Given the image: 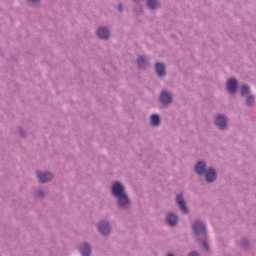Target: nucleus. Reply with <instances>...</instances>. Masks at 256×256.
Wrapping results in <instances>:
<instances>
[{
  "instance_id": "dca6fc26",
  "label": "nucleus",
  "mask_w": 256,
  "mask_h": 256,
  "mask_svg": "<svg viewBox=\"0 0 256 256\" xmlns=\"http://www.w3.org/2000/svg\"><path fill=\"white\" fill-rule=\"evenodd\" d=\"M147 5L149 9H157L159 3L157 2V0H148Z\"/></svg>"
},
{
  "instance_id": "f8f14e48",
  "label": "nucleus",
  "mask_w": 256,
  "mask_h": 256,
  "mask_svg": "<svg viewBox=\"0 0 256 256\" xmlns=\"http://www.w3.org/2000/svg\"><path fill=\"white\" fill-rule=\"evenodd\" d=\"M80 253L82 254V256H89L91 255V246L88 244H82L80 246Z\"/></svg>"
},
{
  "instance_id": "423d86ee",
  "label": "nucleus",
  "mask_w": 256,
  "mask_h": 256,
  "mask_svg": "<svg viewBox=\"0 0 256 256\" xmlns=\"http://www.w3.org/2000/svg\"><path fill=\"white\" fill-rule=\"evenodd\" d=\"M215 125L219 129H225L227 127V118L221 115L216 116Z\"/></svg>"
},
{
  "instance_id": "9b49d317",
  "label": "nucleus",
  "mask_w": 256,
  "mask_h": 256,
  "mask_svg": "<svg viewBox=\"0 0 256 256\" xmlns=\"http://www.w3.org/2000/svg\"><path fill=\"white\" fill-rule=\"evenodd\" d=\"M179 221V218L177 217V215L170 213L167 216V223L173 227L175 225H177V222Z\"/></svg>"
},
{
  "instance_id": "6e6552de",
  "label": "nucleus",
  "mask_w": 256,
  "mask_h": 256,
  "mask_svg": "<svg viewBox=\"0 0 256 256\" xmlns=\"http://www.w3.org/2000/svg\"><path fill=\"white\" fill-rule=\"evenodd\" d=\"M227 91L229 93H235L237 91V80L231 78L227 82Z\"/></svg>"
},
{
  "instance_id": "aec40b11",
  "label": "nucleus",
  "mask_w": 256,
  "mask_h": 256,
  "mask_svg": "<svg viewBox=\"0 0 256 256\" xmlns=\"http://www.w3.org/2000/svg\"><path fill=\"white\" fill-rule=\"evenodd\" d=\"M204 247H205L206 251H209V244L208 243H204Z\"/></svg>"
},
{
  "instance_id": "412c9836",
  "label": "nucleus",
  "mask_w": 256,
  "mask_h": 256,
  "mask_svg": "<svg viewBox=\"0 0 256 256\" xmlns=\"http://www.w3.org/2000/svg\"><path fill=\"white\" fill-rule=\"evenodd\" d=\"M30 3H37L39 0H29Z\"/></svg>"
},
{
  "instance_id": "20e7f679",
  "label": "nucleus",
  "mask_w": 256,
  "mask_h": 256,
  "mask_svg": "<svg viewBox=\"0 0 256 256\" xmlns=\"http://www.w3.org/2000/svg\"><path fill=\"white\" fill-rule=\"evenodd\" d=\"M37 177L40 183H47V181H51V179H53V174L49 172H38Z\"/></svg>"
},
{
  "instance_id": "39448f33",
  "label": "nucleus",
  "mask_w": 256,
  "mask_h": 256,
  "mask_svg": "<svg viewBox=\"0 0 256 256\" xmlns=\"http://www.w3.org/2000/svg\"><path fill=\"white\" fill-rule=\"evenodd\" d=\"M98 231L101 235H109V233H111V227L107 222H100L98 225Z\"/></svg>"
},
{
  "instance_id": "a211bd4d",
  "label": "nucleus",
  "mask_w": 256,
  "mask_h": 256,
  "mask_svg": "<svg viewBox=\"0 0 256 256\" xmlns=\"http://www.w3.org/2000/svg\"><path fill=\"white\" fill-rule=\"evenodd\" d=\"M246 103L247 105H253V103H255V98L253 96H248Z\"/></svg>"
},
{
  "instance_id": "9d476101",
  "label": "nucleus",
  "mask_w": 256,
  "mask_h": 256,
  "mask_svg": "<svg viewBox=\"0 0 256 256\" xmlns=\"http://www.w3.org/2000/svg\"><path fill=\"white\" fill-rule=\"evenodd\" d=\"M160 101L163 105H169V103H171L172 101L171 94L167 92H162L160 94Z\"/></svg>"
},
{
  "instance_id": "6ab92c4d",
  "label": "nucleus",
  "mask_w": 256,
  "mask_h": 256,
  "mask_svg": "<svg viewBox=\"0 0 256 256\" xmlns=\"http://www.w3.org/2000/svg\"><path fill=\"white\" fill-rule=\"evenodd\" d=\"M189 256H199V253H197V252H191V253L189 254Z\"/></svg>"
},
{
  "instance_id": "ddd939ff",
  "label": "nucleus",
  "mask_w": 256,
  "mask_h": 256,
  "mask_svg": "<svg viewBox=\"0 0 256 256\" xmlns=\"http://www.w3.org/2000/svg\"><path fill=\"white\" fill-rule=\"evenodd\" d=\"M155 69H156V73L159 77H163L165 75V64L156 63Z\"/></svg>"
},
{
  "instance_id": "1a4fd4ad",
  "label": "nucleus",
  "mask_w": 256,
  "mask_h": 256,
  "mask_svg": "<svg viewBox=\"0 0 256 256\" xmlns=\"http://www.w3.org/2000/svg\"><path fill=\"white\" fill-rule=\"evenodd\" d=\"M97 35L99 37V39H109V30L105 27H100L97 30Z\"/></svg>"
},
{
  "instance_id": "f3484780",
  "label": "nucleus",
  "mask_w": 256,
  "mask_h": 256,
  "mask_svg": "<svg viewBox=\"0 0 256 256\" xmlns=\"http://www.w3.org/2000/svg\"><path fill=\"white\" fill-rule=\"evenodd\" d=\"M241 95L245 96V95H249V88L247 85H242L241 87Z\"/></svg>"
},
{
  "instance_id": "2eb2a0df",
  "label": "nucleus",
  "mask_w": 256,
  "mask_h": 256,
  "mask_svg": "<svg viewBox=\"0 0 256 256\" xmlns=\"http://www.w3.org/2000/svg\"><path fill=\"white\" fill-rule=\"evenodd\" d=\"M138 67L140 69H145V67H147V58L145 57H140L138 59Z\"/></svg>"
},
{
  "instance_id": "0eeeda50",
  "label": "nucleus",
  "mask_w": 256,
  "mask_h": 256,
  "mask_svg": "<svg viewBox=\"0 0 256 256\" xmlns=\"http://www.w3.org/2000/svg\"><path fill=\"white\" fill-rule=\"evenodd\" d=\"M176 203L179 205L182 213H187V206L185 205V200H183V194H178L176 196Z\"/></svg>"
},
{
  "instance_id": "f03ea898",
  "label": "nucleus",
  "mask_w": 256,
  "mask_h": 256,
  "mask_svg": "<svg viewBox=\"0 0 256 256\" xmlns=\"http://www.w3.org/2000/svg\"><path fill=\"white\" fill-rule=\"evenodd\" d=\"M205 169H206L205 162H198L195 167V171L196 173H198V175H203V173H205L206 181L208 183H213V181L217 179V172L213 168H210L206 171Z\"/></svg>"
},
{
  "instance_id": "4468645a",
  "label": "nucleus",
  "mask_w": 256,
  "mask_h": 256,
  "mask_svg": "<svg viewBox=\"0 0 256 256\" xmlns=\"http://www.w3.org/2000/svg\"><path fill=\"white\" fill-rule=\"evenodd\" d=\"M159 123H161V120L159 118V115L157 114H154L151 116V124L154 126V127H157L159 125Z\"/></svg>"
},
{
  "instance_id": "4be33fe9",
  "label": "nucleus",
  "mask_w": 256,
  "mask_h": 256,
  "mask_svg": "<svg viewBox=\"0 0 256 256\" xmlns=\"http://www.w3.org/2000/svg\"><path fill=\"white\" fill-rule=\"evenodd\" d=\"M118 9L119 11H123V7L121 5H119Z\"/></svg>"
},
{
  "instance_id": "5701e85b",
  "label": "nucleus",
  "mask_w": 256,
  "mask_h": 256,
  "mask_svg": "<svg viewBox=\"0 0 256 256\" xmlns=\"http://www.w3.org/2000/svg\"><path fill=\"white\" fill-rule=\"evenodd\" d=\"M133 1H137V0H133Z\"/></svg>"
},
{
  "instance_id": "7ed1b4c3",
  "label": "nucleus",
  "mask_w": 256,
  "mask_h": 256,
  "mask_svg": "<svg viewBox=\"0 0 256 256\" xmlns=\"http://www.w3.org/2000/svg\"><path fill=\"white\" fill-rule=\"evenodd\" d=\"M193 230L196 235H202V237H206L207 230H205V225L201 222H195L193 224Z\"/></svg>"
},
{
  "instance_id": "f257e3e1",
  "label": "nucleus",
  "mask_w": 256,
  "mask_h": 256,
  "mask_svg": "<svg viewBox=\"0 0 256 256\" xmlns=\"http://www.w3.org/2000/svg\"><path fill=\"white\" fill-rule=\"evenodd\" d=\"M112 194L116 197L120 207H129V197L125 193V187L119 182H115L112 185Z\"/></svg>"
}]
</instances>
